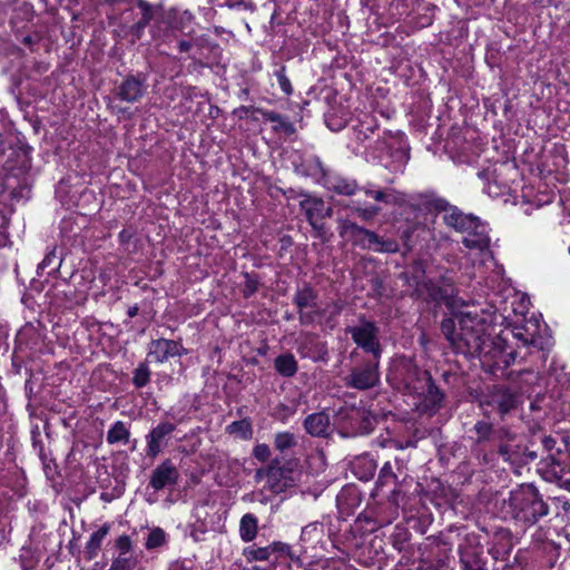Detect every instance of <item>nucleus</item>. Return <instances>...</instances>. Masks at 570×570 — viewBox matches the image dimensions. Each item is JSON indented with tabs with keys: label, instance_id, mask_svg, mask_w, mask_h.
I'll use <instances>...</instances> for the list:
<instances>
[{
	"label": "nucleus",
	"instance_id": "31",
	"mask_svg": "<svg viewBox=\"0 0 570 570\" xmlns=\"http://www.w3.org/2000/svg\"><path fill=\"white\" fill-rule=\"evenodd\" d=\"M226 432L229 434H236L244 440H249L253 434L252 424L248 420L244 419L240 421H234L226 428Z\"/></svg>",
	"mask_w": 570,
	"mask_h": 570
},
{
	"label": "nucleus",
	"instance_id": "3",
	"mask_svg": "<svg viewBox=\"0 0 570 570\" xmlns=\"http://www.w3.org/2000/svg\"><path fill=\"white\" fill-rule=\"evenodd\" d=\"M510 505L514 509V517L527 524H534L549 512L548 504L532 485H522L511 492Z\"/></svg>",
	"mask_w": 570,
	"mask_h": 570
},
{
	"label": "nucleus",
	"instance_id": "57",
	"mask_svg": "<svg viewBox=\"0 0 570 570\" xmlns=\"http://www.w3.org/2000/svg\"><path fill=\"white\" fill-rule=\"evenodd\" d=\"M267 479V468L266 469H258L255 474L256 481H261L262 479Z\"/></svg>",
	"mask_w": 570,
	"mask_h": 570
},
{
	"label": "nucleus",
	"instance_id": "23",
	"mask_svg": "<svg viewBox=\"0 0 570 570\" xmlns=\"http://www.w3.org/2000/svg\"><path fill=\"white\" fill-rule=\"evenodd\" d=\"M206 43L207 40L203 36L181 39L178 41V50L180 52H191L189 57L196 59L202 56V50L205 48Z\"/></svg>",
	"mask_w": 570,
	"mask_h": 570
},
{
	"label": "nucleus",
	"instance_id": "2",
	"mask_svg": "<svg viewBox=\"0 0 570 570\" xmlns=\"http://www.w3.org/2000/svg\"><path fill=\"white\" fill-rule=\"evenodd\" d=\"M495 453L512 468H521L537 460V452L529 450L525 436L510 426H498Z\"/></svg>",
	"mask_w": 570,
	"mask_h": 570
},
{
	"label": "nucleus",
	"instance_id": "9",
	"mask_svg": "<svg viewBox=\"0 0 570 570\" xmlns=\"http://www.w3.org/2000/svg\"><path fill=\"white\" fill-rule=\"evenodd\" d=\"M175 429V424L170 422H161L155 426L147 435V456L156 458L166 445V438L169 436Z\"/></svg>",
	"mask_w": 570,
	"mask_h": 570
},
{
	"label": "nucleus",
	"instance_id": "40",
	"mask_svg": "<svg viewBox=\"0 0 570 570\" xmlns=\"http://www.w3.org/2000/svg\"><path fill=\"white\" fill-rule=\"evenodd\" d=\"M150 371L145 363H141L134 372L132 382L137 387H142L149 382Z\"/></svg>",
	"mask_w": 570,
	"mask_h": 570
},
{
	"label": "nucleus",
	"instance_id": "64",
	"mask_svg": "<svg viewBox=\"0 0 570 570\" xmlns=\"http://www.w3.org/2000/svg\"><path fill=\"white\" fill-rule=\"evenodd\" d=\"M569 254H570V246H569Z\"/></svg>",
	"mask_w": 570,
	"mask_h": 570
},
{
	"label": "nucleus",
	"instance_id": "43",
	"mask_svg": "<svg viewBox=\"0 0 570 570\" xmlns=\"http://www.w3.org/2000/svg\"><path fill=\"white\" fill-rule=\"evenodd\" d=\"M374 250L381 252V253H397L399 252V244L394 239H383L380 238V243L376 247H374Z\"/></svg>",
	"mask_w": 570,
	"mask_h": 570
},
{
	"label": "nucleus",
	"instance_id": "20",
	"mask_svg": "<svg viewBox=\"0 0 570 570\" xmlns=\"http://www.w3.org/2000/svg\"><path fill=\"white\" fill-rule=\"evenodd\" d=\"M110 531V525L108 523L102 524L96 532L90 535L86 547H85V557L88 560H91L98 556V552L101 549V542L106 538V535Z\"/></svg>",
	"mask_w": 570,
	"mask_h": 570
},
{
	"label": "nucleus",
	"instance_id": "42",
	"mask_svg": "<svg viewBox=\"0 0 570 570\" xmlns=\"http://www.w3.org/2000/svg\"><path fill=\"white\" fill-rule=\"evenodd\" d=\"M362 190L366 196L373 198L376 202L385 203V204L393 203L391 194L386 193L385 190H382V189L373 190V189H370L366 187H362Z\"/></svg>",
	"mask_w": 570,
	"mask_h": 570
},
{
	"label": "nucleus",
	"instance_id": "45",
	"mask_svg": "<svg viewBox=\"0 0 570 570\" xmlns=\"http://www.w3.org/2000/svg\"><path fill=\"white\" fill-rule=\"evenodd\" d=\"M258 289V279L248 273L245 274L244 295L246 297L253 295Z\"/></svg>",
	"mask_w": 570,
	"mask_h": 570
},
{
	"label": "nucleus",
	"instance_id": "24",
	"mask_svg": "<svg viewBox=\"0 0 570 570\" xmlns=\"http://www.w3.org/2000/svg\"><path fill=\"white\" fill-rule=\"evenodd\" d=\"M342 419H348L352 421H362L363 425L354 428L360 433H368L372 430V421L366 415L365 411L357 409H345L338 412Z\"/></svg>",
	"mask_w": 570,
	"mask_h": 570
},
{
	"label": "nucleus",
	"instance_id": "21",
	"mask_svg": "<svg viewBox=\"0 0 570 570\" xmlns=\"http://www.w3.org/2000/svg\"><path fill=\"white\" fill-rule=\"evenodd\" d=\"M317 293L307 284L297 288L294 303L298 309L316 307Z\"/></svg>",
	"mask_w": 570,
	"mask_h": 570
},
{
	"label": "nucleus",
	"instance_id": "51",
	"mask_svg": "<svg viewBox=\"0 0 570 570\" xmlns=\"http://www.w3.org/2000/svg\"><path fill=\"white\" fill-rule=\"evenodd\" d=\"M138 7L142 11L144 23H149L153 18V8L145 0H138Z\"/></svg>",
	"mask_w": 570,
	"mask_h": 570
},
{
	"label": "nucleus",
	"instance_id": "44",
	"mask_svg": "<svg viewBox=\"0 0 570 570\" xmlns=\"http://www.w3.org/2000/svg\"><path fill=\"white\" fill-rule=\"evenodd\" d=\"M361 236L367 242V244H363V247L365 248H373L377 246V244L380 243V236L370 230V229H366V228H363L362 233H361Z\"/></svg>",
	"mask_w": 570,
	"mask_h": 570
},
{
	"label": "nucleus",
	"instance_id": "53",
	"mask_svg": "<svg viewBox=\"0 0 570 570\" xmlns=\"http://www.w3.org/2000/svg\"><path fill=\"white\" fill-rule=\"evenodd\" d=\"M56 259L55 252H50L46 257L42 259V262L39 264L40 269H45L52 265L53 261Z\"/></svg>",
	"mask_w": 570,
	"mask_h": 570
},
{
	"label": "nucleus",
	"instance_id": "46",
	"mask_svg": "<svg viewBox=\"0 0 570 570\" xmlns=\"http://www.w3.org/2000/svg\"><path fill=\"white\" fill-rule=\"evenodd\" d=\"M253 455L261 462H265L271 456V449L267 444H257L253 450Z\"/></svg>",
	"mask_w": 570,
	"mask_h": 570
},
{
	"label": "nucleus",
	"instance_id": "60",
	"mask_svg": "<svg viewBox=\"0 0 570 570\" xmlns=\"http://www.w3.org/2000/svg\"><path fill=\"white\" fill-rule=\"evenodd\" d=\"M342 308H343V305L341 303H338V302L334 303V312H333V314L334 315L340 314L342 312Z\"/></svg>",
	"mask_w": 570,
	"mask_h": 570
},
{
	"label": "nucleus",
	"instance_id": "29",
	"mask_svg": "<svg viewBox=\"0 0 570 570\" xmlns=\"http://www.w3.org/2000/svg\"><path fill=\"white\" fill-rule=\"evenodd\" d=\"M347 208H350L354 214H356L362 220L371 222L380 213L381 207L379 206H361L360 202H352Z\"/></svg>",
	"mask_w": 570,
	"mask_h": 570
},
{
	"label": "nucleus",
	"instance_id": "10",
	"mask_svg": "<svg viewBox=\"0 0 570 570\" xmlns=\"http://www.w3.org/2000/svg\"><path fill=\"white\" fill-rule=\"evenodd\" d=\"M443 222L446 226L453 228L454 230L465 234L480 226L479 217L472 214H465L458 207L452 209V213L443 215Z\"/></svg>",
	"mask_w": 570,
	"mask_h": 570
},
{
	"label": "nucleus",
	"instance_id": "28",
	"mask_svg": "<svg viewBox=\"0 0 570 570\" xmlns=\"http://www.w3.org/2000/svg\"><path fill=\"white\" fill-rule=\"evenodd\" d=\"M130 438V432L122 421H117L107 433V442L115 444L118 442L127 443Z\"/></svg>",
	"mask_w": 570,
	"mask_h": 570
},
{
	"label": "nucleus",
	"instance_id": "58",
	"mask_svg": "<svg viewBox=\"0 0 570 570\" xmlns=\"http://www.w3.org/2000/svg\"><path fill=\"white\" fill-rule=\"evenodd\" d=\"M138 311H139V307L137 305L130 306L127 312L128 316L135 317L138 314Z\"/></svg>",
	"mask_w": 570,
	"mask_h": 570
},
{
	"label": "nucleus",
	"instance_id": "16",
	"mask_svg": "<svg viewBox=\"0 0 570 570\" xmlns=\"http://www.w3.org/2000/svg\"><path fill=\"white\" fill-rule=\"evenodd\" d=\"M490 404L503 416L517 406V395L510 389L499 387L491 394Z\"/></svg>",
	"mask_w": 570,
	"mask_h": 570
},
{
	"label": "nucleus",
	"instance_id": "37",
	"mask_svg": "<svg viewBox=\"0 0 570 570\" xmlns=\"http://www.w3.org/2000/svg\"><path fill=\"white\" fill-rule=\"evenodd\" d=\"M166 534L160 528L153 529L146 540V549L151 550L161 547L165 543Z\"/></svg>",
	"mask_w": 570,
	"mask_h": 570
},
{
	"label": "nucleus",
	"instance_id": "38",
	"mask_svg": "<svg viewBox=\"0 0 570 570\" xmlns=\"http://www.w3.org/2000/svg\"><path fill=\"white\" fill-rule=\"evenodd\" d=\"M269 550L272 554H275L276 557L287 556L294 562L299 561V558L292 552V549L287 543L281 541L273 542L269 544Z\"/></svg>",
	"mask_w": 570,
	"mask_h": 570
},
{
	"label": "nucleus",
	"instance_id": "6",
	"mask_svg": "<svg viewBox=\"0 0 570 570\" xmlns=\"http://www.w3.org/2000/svg\"><path fill=\"white\" fill-rule=\"evenodd\" d=\"M299 206L314 230V236L320 238L322 242H327L330 239V235L324 222H322L323 199L306 195L305 198L301 200Z\"/></svg>",
	"mask_w": 570,
	"mask_h": 570
},
{
	"label": "nucleus",
	"instance_id": "32",
	"mask_svg": "<svg viewBox=\"0 0 570 570\" xmlns=\"http://www.w3.org/2000/svg\"><path fill=\"white\" fill-rule=\"evenodd\" d=\"M272 556L269 550V546L267 547H256L250 546L244 549V557L247 561H267Z\"/></svg>",
	"mask_w": 570,
	"mask_h": 570
},
{
	"label": "nucleus",
	"instance_id": "17",
	"mask_svg": "<svg viewBox=\"0 0 570 570\" xmlns=\"http://www.w3.org/2000/svg\"><path fill=\"white\" fill-rule=\"evenodd\" d=\"M462 239L463 245L469 249H478L480 252H484L490 247V237L487 232L485 225L480 220V226L478 228L472 229L470 233Z\"/></svg>",
	"mask_w": 570,
	"mask_h": 570
},
{
	"label": "nucleus",
	"instance_id": "15",
	"mask_svg": "<svg viewBox=\"0 0 570 570\" xmlns=\"http://www.w3.org/2000/svg\"><path fill=\"white\" fill-rule=\"evenodd\" d=\"M325 185L327 189L344 196H353L358 190H362V188L358 186L355 179L347 178L341 175H333L326 177Z\"/></svg>",
	"mask_w": 570,
	"mask_h": 570
},
{
	"label": "nucleus",
	"instance_id": "34",
	"mask_svg": "<svg viewBox=\"0 0 570 570\" xmlns=\"http://www.w3.org/2000/svg\"><path fill=\"white\" fill-rule=\"evenodd\" d=\"M296 444L295 435L291 432H281L275 435L274 445L282 453L296 446Z\"/></svg>",
	"mask_w": 570,
	"mask_h": 570
},
{
	"label": "nucleus",
	"instance_id": "63",
	"mask_svg": "<svg viewBox=\"0 0 570 570\" xmlns=\"http://www.w3.org/2000/svg\"><path fill=\"white\" fill-rule=\"evenodd\" d=\"M493 352H494V353H493V355H492V358H495L497 351H495V350H493Z\"/></svg>",
	"mask_w": 570,
	"mask_h": 570
},
{
	"label": "nucleus",
	"instance_id": "52",
	"mask_svg": "<svg viewBox=\"0 0 570 570\" xmlns=\"http://www.w3.org/2000/svg\"><path fill=\"white\" fill-rule=\"evenodd\" d=\"M387 478H393L394 480H396V474L393 472L392 465L390 462H386L380 471L381 480L387 479Z\"/></svg>",
	"mask_w": 570,
	"mask_h": 570
},
{
	"label": "nucleus",
	"instance_id": "13",
	"mask_svg": "<svg viewBox=\"0 0 570 570\" xmlns=\"http://www.w3.org/2000/svg\"><path fill=\"white\" fill-rule=\"evenodd\" d=\"M423 375L426 383V392L424 394L422 406L423 411L432 414L441 407L444 395L434 384L429 372H423Z\"/></svg>",
	"mask_w": 570,
	"mask_h": 570
},
{
	"label": "nucleus",
	"instance_id": "55",
	"mask_svg": "<svg viewBox=\"0 0 570 570\" xmlns=\"http://www.w3.org/2000/svg\"><path fill=\"white\" fill-rule=\"evenodd\" d=\"M332 215H333V207L332 206H326L325 202L323 200L322 222H324V219H326V218L332 217Z\"/></svg>",
	"mask_w": 570,
	"mask_h": 570
},
{
	"label": "nucleus",
	"instance_id": "14",
	"mask_svg": "<svg viewBox=\"0 0 570 570\" xmlns=\"http://www.w3.org/2000/svg\"><path fill=\"white\" fill-rule=\"evenodd\" d=\"M145 94L144 83L137 78L127 77L117 88V97L127 102L138 101Z\"/></svg>",
	"mask_w": 570,
	"mask_h": 570
},
{
	"label": "nucleus",
	"instance_id": "62",
	"mask_svg": "<svg viewBox=\"0 0 570 570\" xmlns=\"http://www.w3.org/2000/svg\"><path fill=\"white\" fill-rule=\"evenodd\" d=\"M410 237H411V232L410 230H406V232L403 233V239H404L405 244L407 243Z\"/></svg>",
	"mask_w": 570,
	"mask_h": 570
},
{
	"label": "nucleus",
	"instance_id": "41",
	"mask_svg": "<svg viewBox=\"0 0 570 570\" xmlns=\"http://www.w3.org/2000/svg\"><path fill=\"white\" fill-rule=\"evenodd\" d=\"M137 563V558L117 557L112 560L109 570H134Z\"/></svg>",
	"mask_w": 570,
	"mask_h": 570
},
{
	"label": "nucleus",
	"instance_id": "59",
	"mask_svg": "<svg viewBox=\"0 0 570 570\" xmlns=\"http://www.w3.org/2000/svg\"><path fill=\"white\" fill-rule=\"evenodd\" d=\"M228 7H235L243 4V0H226Z\"/></svg>",
	"mask_w": 570,
	"mask_h": 570
},
{
	"label": "nucleus",
	"instance_id": "5",
	"mask_svg": "<svg viewBox=\"0 0 570 570\" xmlns=\"http://www.w3.org/2000/svg\"><path fill=\"white\" fill-rule=\"evenodd\" d=\"M380 358L372 357L355 366L345 379V384L356 390H368L380 382Z\"/></svg>",
	"mask_w": 570,
	"mask_h": 570
},
{
	"label": "nucleus",
	"instance_id": "54",
	"mask_svg": "<svg viewBox=\"0 0 570 570\" xmlns=\"http://www.w3.org/2000/svg\"><path fill=\"white\" fill-rule=\"evenodd\" d=\"M541 443L547 451H551L556 446L557 442L552 436L546 435L542 438Z\"/></svg>",
	"mask_w": 570,
	"mask_h": 570
},
{
	"label": "nucleus",
	"instance_id": "48",
	"mask_svg": "<svg viewBox=\"0 0 570 570\" xmlns=\"http://www.w3.org/2000/svg\"><path fill=\"white\" fill-rule=\"evenodd\" d=\"M277 81L282 90L289 95L293 91L289 79L285 76L284 68L276 72Z\"/></svg>",
	"mask_w": 570,
	"mask_h": 570
},
{
	"label": "nucleus",
	"instance_id": "22",
	"mask_svg": "<svg viewBox=\"0 0 570 570\" xmlns=\"http://www.w3.org/2000/svg\"><path fill=\"white\" fill-rule=\"evenodd\" d=\"M258 531V520L252 513H246L239 522V535L243 541L250 542L255 539Z\"/></svg>",
	"mask_w": 570,
	"mask_h": 570
},
{
	"label": "nucleus",
	"instance_id": "35",
	"mask_svg": "<svg viewBox=\"0 0 570 570\" xmlns=\"http://www.w3.org/2000/svg\"><path fill=\"white\" fill-rule=\"evenodd\" d=\"M514 337L522 342L523 346H534L541 348V337L534 333H529L528 330L517 328L514 331Z\"/></svg>",
	"mask_w": 570,
	"mask_h": 570
},
{
	"label": "nucleus",
	"instance_id": "12",
	"mask_svg": "<svg viewBox=\"0 0 570 570\" xmlns=\"http://www.w3.org/2000/svg\"><path fill=\"white\" fill-rule=\"evenodd\" d=\"M305 431L316 438H327L331 432V420L326 412L309 414L304 420Z\"/></svg>",
	"mask_w": 570,
	"mask_h": 570
},
{
	"label": "nucleus",
	"instance_id": "61",
	"mask_svg": "<svg viewBox=\"0 0 570 570\" xmlns=\"http://www.w3.org/2000/svg\"><path fill=\"white\" fill-rule=\"evenodd\" d=\"M148 23H144V18H141L138 22H137V28L138 29H142L147 26Z\"/></svg>",
	"mask_w": 570,
	"mask_h": 570
},
{
	"label": "nucleus",
	"instance_id": "18",
	"mask_svg": "<svg viewBox=\"0 0 570 570\" xmlns=\"http://www.w3.org/2000/svg\"><path fill=\"white\" fill-rule=\"evenodd\" d=\"M285 470L281 465L278 459H274L267 466V484L268 489L274 493L283 492L288 483L285 480Z\"/></svg>",
	"mask_w": 570,
	"mask_h": 570
},
{
	"label": "nucleus",
	"instance_id": "47",
	"mask_svg": "<svg viewBox=\"0 0 570 570\" xmlns=\"http://www.w3.org/2000/svg\"><path fill=\"white\" fill-rule=\"evenodd\" d=\"M432 205L435 210L444 213L443 215H448L449 213H452V209L456 208L444 198L434 199Z\"/></svg>",
	"mask_w": 570,
	"mask_h": 570
},
{
	"label": "nucleus",
	"instance_id": "30",
	"mask_svg": "<svg viewBox=\"0 0 570 570\" xmlns=\"http://www.w3.org/2000/svg\"><path fill=\"white\" fill-rule=\"evenodd\" d=\"M324 528L322 523H309L302 529L301 541L304 543H313L323 537Z\"/></svg>",
	"mask_w": 570,
	"mask_h": 570
},
{
	"label": "nucleus",
	"instance_id": "33",
	"mask_svg": "<svg viewBox=\"0 0 570 570\" xmlns=\"http://www.w3.org/2000/svg\"><path fill=\"white\" fill-rule=\"evenodd\" d=\"M441 331L445 338L449 341L453 350L458 353L459 331H456L455 322L453 318H444L441 322Z\"/></svg>",
	"mask_w": 570,
	"mask_h": 570
},
{
	"label": "nucleus",
	"instance_id": "25",
	"mask_svg": "<svg viewBox=\"0 0 570 570\" xmlns=\"http://www.w3.org/2000/svg\"><path fill=\"white\" fill-rule=\"evenodd\" d=\"M275 370L283 376L292 377L296 374L298 366L292 354H282L275 358Z\"/></svg>",
	"mask_w": 570,
	"mask_h": 570
},
{
	"label": "nucleus",
	"instance_id": "56",
	"mask_svg": "<svg viewBox=\"0 0 570 570\" xmlns=\"http://www.w3.org/2000/svg\"><path fill=\"white\" fill-rule=\"evenodd\" d=\"M513 361H514L513 352L503 355L502 363L504 364L505 367H508Z\"/></svg>",
	"mask_w": 570,
	"mask_h": 570
},
{
	"label": "nucleus",
	"instance_id": "26",
	"mask_svg": "<svg viewBox=\"0 0 570 570\" xmlns=\"http://www.w3.org/2000/svg\"><path fill=\"white\" fill-rule=\"evenodd\" d=\"M474 432L476 433V443L481 444L488 441H492L495 443V434L498 432V428H494L493 424L487 421H478L473 426Z\"/></svg>",
	"mask_w": 570,
	"mask_h": 570
},
{
	"label": "nucleus",
	"instance_id": "19",
	"mask_svg": "<svg viewBox=\"0 0 570 570\" xmlns=\"http://www.w3.org/2000/svg\"><path fill=\"white\" fill-rule=\"evenodd\" d=\"M243 109L246 112H248L249 110L258 111L266 120L276 122V125L274 126L275 131H283L286 135H293L295 132L294 125L289 121H286L284 117L277 112L267 111L258 108L256 109L254 107H244Z\"/></svg>",
	"mask_w": 570,
	"mask_h": 570
},
{
	"label": "nucleus",
	"instance_id": "50",
	"mask_svg": "<svg viewBox=\"0 0 570 570\" xmlns=\"http://www.w3.org/2000/svg\"><path fill=\"white\" fill-rule=\"evenodd\" d=\"M316 314H320V312H317V311L309 312V311H305V309H298V318H299L301 324H303V325L312 324L315 320Z\"/></svg>",
	"mask_w": 570,
	"mask_h": 570
},
{
	"label": "nucleus",
	"instance_id": "4",
	"mask_svg": "<svg viewBox=\"0 0 570 570\" xmlns=\"http://www.w3.org/2000/svg\"><path fill=\"white\" fill-rule=\"evenodd\" d=\"M346 332L351 334L354 343L364 352L372 354L374 358L381 357L380 331L374 322L367 321L362 316L360 317V324L347 327Z\"/></svg>",
	"mask_w": 570,
	"mask_h": 570
},
{
	"label": "nucleus",
	"instance_id": "7",
	"mask_svg": "<svg viewBox=\"0 0 570 570\" xmlns=\"http://www.w3.org/2000/svg\"><path fill=\"white\" fill-rule=\"evenodd\" d=\"M185 352L184 347L176 341L158 338L149 344L148 357L155 362L163 363L169 357L181 355Z\"/></svg>",
	"mask_w": 570,
	"mask_h": 570
},
{
	"label": "nucleus",
	"instance_id": "27",
	"mask_svg": "<svg viewBox=\"0 0 570 570\" xmlns=\"http://www.w3.org/2000/svg\"><path fill=\"white\" fill-rule=\"evenodd\" d=\"M461 570H485L484 562L479 553L473 550H464L460 553Z\"/></svg>",
	"mask_w": 570,
	"mask_h": 570
},
{
	"label": "nucleus",
	"instance_id": "1",
	"mask_svg": "<svg viewBox=\"0 0 570 570\" xmlns=\"http://www.w3.org/2000/svg\"><path fill=\"white\" fill-rule=\"evenodd\" d=\"M454 315L459 322L458 353L472 356H480L482 354L488 356L491 354L492 351H485V348L490 347L494 342L487 334L484 311L475 306L472 308L465 306L464 309L456 312Z\"/></svg>",
	"mask_w": 570,
	"mask_h": 570
},
{
	"label": "nucleus",
	"instance_id": "8",
	"mask_svg": "<svg viewBox=\"0 0 570 570\" xmlns=\"http://www.w3.org/2000/svg\"><path fill=\"white\" fill-rule=\"evenodd\" d=\"M179 472L170 460L160 463L150 475L149 485L159 491L168 485H175L178 482Z\"/></svg>",
	"mask_w": 570,
	"mask_h": 570
},
{
	"label": "nucleus",
	"instance_id": "36",
	"mask_svg": "<svg viewBox=\"0 0 570 570\" xmlns=\"http://www.w3.org/2000/svg\"><path fill=\"white\" fill-rule=\"evenodd\" d=\"M364 227L357 225L356 223L350 220V219H340L338 220V229L340 235L344 236L350 234L351 236L358 238L361 237V233Z\"/></svg>",
	"mask_w": 570,
	"mask_h": 570
},
{
	"label": "nucleus",
	"instance_id": "11",
	"mask_svg": "<svg viewBox=\"0 0 570 570\" xmlns=\"http://www.w3.org/2000/svg\"><path fill=\"white\" fill-rule=\"evenodd\" d=\"M298 353L302 357L314 362L325 361L328 354L326 343L318 340L314 334H306L298 346Z\"/></svg>",
	"mask_w": 570,
	"mask_h": 570
},
{
	"label": "nucleus",
	"instance_id": "39",
	"mask_svg": "<svg viewBox=\"0 0 570 570\" xmlns=\"http://www.w3.org/2000/svg\"><path fill=\"white\" fill-rule=\"evenodd\" d=\"M115 546L119 551L118 557L135 558L134 556L130 554V552L132 550V542H131V539L129 535H127V534L120 535L115 541Z\"/></svg>",
	"mask_w": 570,
	"mask_h": 570
},
{
	"label": "nucleus",
	"instance_id": "49",
	"mask_svg": "<svg viewBox=\"0 0 570 570\" xmlns=\"http://www.w3.org/2000/svg\"><path fill=\"white\" fill-rule=\"evenodd\" d=\"M41 40V36L38 32H33L27 36H22L21 42L27 46L30 50H35V46Z\"/></svg>",
	"mask_w": 570,
	"mask_h": 570
}]
</instances>
